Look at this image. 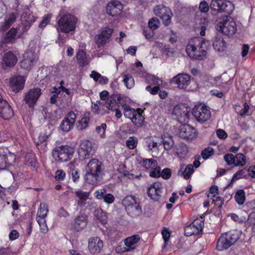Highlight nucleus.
<instances>
[{"instance_id":"12","label":"nucleus","mask_w":255,"mask_h":255,"mask_svg":"<svg viewBox=\"0 0 255 255\" xmlns=\"http://www.w3.org/2000/svg\"><path fill=\"white\" fill-rule=\"evenodd\" d=\"M154 13L162 20L164 25L168 26L171 21L173 15L171 10L166 6L158 5L153 9Z\"/></svg>"},{"instance_id":"64","label":"nucleus","mask_w":255,"mask_h":255,"mask_svg":"<svg viewBox=\"0 0 255 255\" xmlns=\"http://www.w3.org/2000/svg\"><path fill=\"white\" fill-rule=\"evenodd\" d=\"M106 191L104 189L98 190L94 193L95 197L98 199H103L104 195L106 194Z\"/></svg>"},{"instance_id":"41","label":"nucleus","mask_w":255,"mask_h":255,"mask_svg":"<svg viewBox=\"0 0 255 255\" xmlns=\"http://www.w3.org/2000/svg\"><path fill=\"white\" fill-rule=\"evenodd\" d=\"M15 19L16 17L14 14L10 15L9 18L5 19L4 23L1 26L0 30L2 31H6L10 27L12 23L15 21Z\"/></svg>"},{"instance_id":"48","label":"nucleus","mask_w":255,"mask_h":255,"mask_svg":"<svg viewBox=\"0 0 255 255\" xmlns=\"http://www.w3.org/2000/svg\"><path fill=\"white\" fill-rule=\"evenodd\" d=\"M74 126L72 125V123H71L70 121L64 119L60 125L59 128L63 131L68 132Z\"/></svg>"},{"instance_id":"24","label":"nucleus","mask_w":255,"mask_h":255,"mask_svg":"<svg viewBox=\"0 0 255 255\" xmlns=\"http://www.w3.org/2000/svg\"><path fill=\"white\" fill-rule=\"evenodd\" d=\"M122 106L123 104L122 102V98L121 94H113L109 98L107 99L106 102V107L108 109L113 111L119 108V105Z\"/></svg>"},{"instance_id":"22","label":"nucleus","mask_w":255,"mask_h":255,"mask_svg":"<svg viewBox=\"0 0 255 255\" xmlns=\"http://www.w3.org/2000/svg\"><path fill=\"white\" fill-rule=\"evenodd\" d=\"M25 79L22 76H14L10 79L9 86L15 93H17L24 88Z\"/></svg>"},{"instance_id":"3","label":"nucleus","mask_w":255,"mask_h":255,"mask_svg":"<svg viewBox=\"0 0 255 255\" xmlns=\"http://www.w3.org/2000/svg\"><path fill=\"white\" fill-rule=\"evenodd\" d=\"M127 214L132 218H136L141 215L142 207L140 201L134 196H126L122 201Z\"/></svg>"},{"instance_id":"16","label":"nucleus","mask_w":255,"mask_h":255,"mask_svg":"<svg viewBox=\"0 0 255 255\" xmlns=\"http://www.w3.org/2000/svg\"><path fill=\"white\" fill-rule=\"evenodd\" d=\"M163 186L159 182H154L148 188V196L154 201H159L162 193Z\"/></svg>"},{"instance_id":"51","label":"nucleus","mask_w":255,"mask_h":255,"mask_svg":"<svg viewBox=\"0 0 255 255\" xmlns=\"http://www.w3.org/2000/svg\"><path fill=\"white\" fill-rule=\"evenodd\" d=\"M37 223L40 227V231L43 234H46L48 232V228L47 227L46 219L36 220Z\"/></svg>"},{"instance_id":"8","label":"nucleus","mask_w":255,"mask_h":255,"mask_svg":"<svg viewBox=\"0 0 255 255\" xmlns=\"http://www.w3.org/2000/svg\"><path fill=\"white\" fill-rule=\"evenodd\" d=\"M192 114L196 120L200 123L207 122L211 118V112L204 104L196 105L192 109Z\"/></svg>"},{"instance_id":"33","label":"nucleus","mask_w":255,"mask_h":255,"mask_svg":"<svg viewBox=\"0 0 255 255\" xmlns=\"http://www.w3.org/2000/svg\"><path fill=\"white\" fill-rule=\"evenodd\" d=\"M49 212L48 206L46 203H41L38 209L36 220L45 219Z\"/></svg>"},{"instance_id":"20","label":"nucleus","mask_w":255,"mask_h":255,"mask_svg":"<svg viewBox=\"0 0 255 255\" xmlns=\"http://www.w3.org/2000/svg\"><path fill=\"white\" fill-rule=\"evenodd\" d=\"M21 21L23 26L22 31L26 32L35 22V17L30 12L29 10H27L22 12Z\"/></svg>"},{"instance_id":"50","label":"nucleus","mask_w":255,"mask_h":255,"mask_svg":"<svg viewBox=\"0 0 255 255\" xmlns=\"http://www.w3.org/2000/svg\"><path fill=\"white\" fill-rule=\"evenodd\" d=\"M215 153L214 149L212 147H208L205 148L201 151V156L204 160L208 159L210 156L213 155Z\"/></svg>"},{"instance_id":"38","label":"nucleus","mask_w":255,"mask_h":255,"mask_svg":"<svg viewBox=\"0 0 255 255\" xmlns=\"http://www.w3.org/2000/svg\"><path fill=\"white\" fill-rule=\"evenodd\" d=\"M122 107L124 110V114L125 117L129 119L131 121L133 117V115L135 114L137 110H135L126 104H123Z\"/></svg>"},{"instance_id":"49","label":"nucleus","mask_w":255,"mask_h":255,"mask_svg":"<svg viewBox=\"0 0 255 255\" xmlns=\"http://www.w3.org/2000/svg\"><path fill=\"white\" fill-rule=\"evenodd\" d=\"M138 144V140L135 136H130L126 141V145L130 149L135 148Z\"/></svg>"},{"instance_id":"55","label":"nucleus","mask_w":255,"mask_h":255,"mask_svg":"<svg viewBox=\"0 0 255 255\" xmlns=\"http://www.w3.org/2000/svg\"><path fill=\"white\" fill-rule=\"evenodd\" d=\"M77 118L76 114L73 111L69 112L64 118V119L70 121L72 125L73 126L75 124Z\"/></svg>"},{"instance_id":"18","label":"nucleus","mask_w":255,"mask_h":255,"mask_svg":"<svg viewBox=\"0 0 255 255\" xmlns=\"http://www.w3.org/2000/svg\"><path fill=\"white\" fill-rule=\"evenodd\" d=\"M123 5L122 2L117 0H112L106 5V13L111 16H115L119 15L122 11Z\"/></svg>"},{"instance_id":"4","label":"nucleus","mask_w":255,"mask_h":255,"mask_svg":"<svg viewBox=\"0 0 255 255\" xmlns=\"http://www.w3.org/2000/svg\"><path fill=\"white\" fill-rule=\"evenodd\" d=\"M77 21L78 19L74 15L65 14L58 21V28L62 32L68 33L75 29Z\"/></svg>"},{"instance_id":"10","label":"nucleus","mask_w":255,"mask_h":255,"mask_svg":"<svg viewBox=\"0 0 255 255\" xmlns=\"http://www.w3.org/2000/svg\"><path fill=\"white\" fill-rule=\"evenodd\" d=\"M114 32V29L109 26L102 27L100 32L94 37V40L98 46H104L110 42Z\"/></svg>"},{"instance_id":"9","label":"nucleus","mask_w":255,"mask_h":255,"mask_svg":"<svg viewBox=\"0 0 255 255\" xmlns=\"http://www.w3.org/2000/svg\"><path fill=\"white\" fill-rule=\"evenodd\" d=\"M210 7L213 10L224 12L226 14H230L234 9L233 3L225 0H212Z\"/></svg>"},{"instance_id":"14","label":"nucleus","mask_w":255,"mask_h":255,"mask_svg":"<svg viewBox=\"0 0 255 255\" xmlns=\"http://www.w3.org/2000/svg\"><path fill=\"white\" fill-rule=\"evenodd\" d=\"M179 136L187 140H192L197 135L196 129L189 125L184 124L181 125L178 130Z\"/></svg>"},{"instance_id":"62","label":"nucleus","mask_w":255,"mask_h":255,"mask_svg":"<svg viewBox=\"0 0 255 255\" xmlns=\"http://www.w3.org/2000/svg\"><path fill=\"white\" fill-rule=\"evenodd\" d=\"M145 89L147 91L149 92L151 95H156L160 90L159 86H156L153 88L151 86H147L146 87Z\"/></svg>"},{"instance_id":"56","label":"nucleus","mask_w":255,"mask_h":255,"mask_svg":"<svg viewBox=\"0 0 255 255\" xmlns=\"http://www.w3.org/2000/svg\"><path fill=\"white\" fill-rule=\"evenodd\" d=\"M152 170L150 172L149 176L151 177L158 178L160 177V167L157 165L155 167L152 169Z\"/></svg>"},{"instance_id":"28","label":"nucleus","mask_w":255,"mask_h":255,"mask_svg":"<svg viewBox=\"0 0 255 255\" xmlns=\"http://www.w3.org/2000/svg\"><path fill=\"white\" fill-rule=\"evenodd\" d=\"M103 163L101 161L97 159L92 158L88 162L87 164V171L92 172V173H96L101 174L102 170L101 168Z\"/></svg>"},{"instance_id":"43","label":"nucleus","mask_w":255,"mask_h":255,"mask_svg":"<svg viewBox=\"0 0 255 255\" xmlns=\"http://www.w3.org/2000/svg\"><path fill=\"white\" fill-rule=\"evenodd\" d=\"M90 119L89 117H84L80 120L78 121L76 124L78 130H82L86 128L89 123Z\"/></svg>"},{"instance_id":"63","label":"nucleus","mask_w":255,"mask_h":255,"mask_svg":"<svg viewBox=\"0 0 255 255\" xmlns=\"http://www.w3.org/2000/svg\"><path fill=\"white\" fill-rule=\"evenodd\" d=\"M105 202L108 204L113 203L115 201V197L111 193H106L103 199Z\"/></svg>"},{"instance_id":"36","label":"nucleus","mask_w":255,"mask_h":255,"mask_svg":"<svg viewBox=\"0 0 255 255\" xmlns=\"http://www.w3.org/2000/svg\"><path fill=\"white\" fill-rule=\"evenodd\" d=\"M50 135V134H47L45 132H40L37 140H34V143L36 147L39 148V146L43 144L44 148H45L47 146L48 139Z\"/></svg>"},{"instance_id":"2","label":"nucleus","mask_w":255,"mask_h":255,"mask_svg":"<svg viewBox=\"0 0 255 255\" xmlns=\"http://www.w3.org/2000/svg\"><path fill=\"white\" fill-rule=\"evenodd\" d=\"M241 234L237 230H232L222 234L219 238L217 245V251L222 252L227 250L240 239Z\"/></svg>"},{"instance_id":"6","label":"nucleus","mask_w":255,"mask_h":255,"mask_svg":"<svg viewBox=\"0 0 255 255\" xmlns=\"http://www.w3.org/2000/svg\"><path fill=\"white\" fill-rule=\"evenodd\" d=\"M205 217L202 214L195 219L191 223L184 228V234L187 237L197 235L202 232L204 226Z\"/></svg>"},{"instance_id":"29","label":"nucleus","mask_w":255,"mask_h":255,"mask_svg":"<svg viewBox=\"0 0 255 255\" xmlns=\"http://www.w3.org/2000/svg\"><path fill=\"white\" fill-rule=\"evenodd\" d=\"M137 163L145 169H152L155 166L157 165V162L155 160L150 158L146 159L139 157L137 158Z\"/></svg>"},{"instance_id":"27","label":"nucleus","mask_w":255,"mask_h":255,"mask_svg":"<svg viewBox=\"0 0 255 255\" xmlns=\"http://www.w3.org/2000/svg\"><path fill=\"white\" fill-rule=\"evenodd\" d=\"M17 33L16 28L12 27L1 38V43L3 44H11L16 39V35Z\"/></svg>"},{"instance_id":"5","label":"nucleus","mask_w":255,"mask_h":255,"mask_svg":"<svg viewBox=\"0 0 255 255\" xmlns=\"http://www.w3.org/2000/svg\"><path fill=\"white\" fill-rule=\"evenodd\" d=\"M74 152L73 147L67 145H61L53 150L52 155L56 161L67 162L72 158Z\"/></svg>"},{"instance_id":"31","label":"nucleus","mask_w":255,"mask_h":255,"mask_svg":"<svg viewBox=\"0 0 255 255\" xmlns=\"http://www.w3.org/2000/svg\"><path fill=\"white\" fill-rule=\"evenodd\" d=\"M9 166L7 156V149L0 147V169L4 170Z\"/></svg>"},{"instance_id":"34","label":"nucleus","mask_w":255,"mask_h":255,"mask_svg":"<svg viewBox=\"0 0 255 255\" xmlns=\"http://www.w3.org/2000/svg\"><path fill=\"white\" fill-rule=\"evenodd\" d=\"M100 174L96 173H92L87 171L86 175H85V181L86 183L92 184L93 185H96L98 184Z\"/></svg>"},{"instance_id":"45","label":"nucleus","mask_w":255,"mask_h":255,"mask_svg":"<svg viewBox=\"0 0 255 255\" xmlns=\"http://www.w3.org/2000/svg\"><path fill=\"white\" fill-rule=\"evenodd\" d=\"M235 157L236 160L235 166H243L246 164V158L244 154L238 153Z\"/></svg>"},{"instance_id":"17","label":"nucleus","mask_w":255,"mask_h":255,"mask_svg":"<svg viewBox=\"0 0 255 255\" xmlns=\"http://www.w3.org/2000/svg\"><path fill=\"white\" fill-rule=\"evenodd\" d=\"M14 115V112L8 102L2 99L0 94V117L4 120L8 121Z\"/></svg>"},{"instance_id":"7","label":"nucleus","mask_w":255,"mask_h":255,"mask_svg":"<svg viewBox=\"0 0 255 255\" xmlns=\"http://www.w3.org/2000/svg\"><path fill=\"white\" fill-rule=\"evenodd\" d=\"M217 29L221 31L223 34L231 36L237 31V24L232 17H227L217 24Z\"/></svg>"},{"instance_id":"26","label":"nucleus","mask_w":255,"mask_h":255,"mask_svg":"<svg viewBox=\"0 0 255 255\" xmlns=\"http://www.w3.org/2000/svg\"><path fill=\"white\" fill-rule=\"evenodd\" d=\"M140 240V237L138 235H132L127 238L124 240L125 245L127 248L124 247L122 250L123 252H129L136 249V245Z\"/></svg>"},{"instance_id":"19","label":"nucleus","mask_w":255,"mask_h":255,"mask_svg":"<svg viewBox=\"0 0 255 255\" xmlns=\"http://www.w3.org/2000/svg\"><path fill=\"white\" fill-rule=\"evenodd\" d=\"M190 76L186 73L179 74L174 77L171 80V83L176 84L179 89H185L190 84Z\"/></svg>"},{"instance_id":"47","label":"nucleus","mask_w":255,"mask_h":255,"mask_svg":"<svg viewBox=\"0 0 255 255\" xmlns=\"http://www.w3.org/2000/svg\"><path fill=\"white\" fill-rule=\"evenodd\" d=\"M177 153L180 157L186 156L188 152V146L184 143L178 144L176 148Z\"/></svg>"},{"instance_id":"58","label":"nucleus","mask_w":255,"mask_h":255,"mask_svg":"<svg viewBox=\"0 0 255 255\" xmlns=\"http://www.w3.org/2000/svg\"><path fill=\"white\" fill-rule=\"evenodd\" d=\"M160 176L164 179H168L171 176V169L168 168H164L160 173Z\"/></svg>"},{"instance_id":"39","label":"nucleus","mask_w":255,"mask_h":255,"mask_svg":"<svg viewBox=\"0 0 255 255\" xmlns=\"http://www.w3.org/2000/svg\"><path fill=\"white\" fill-rule=\"evenodd\" d=\"M95 216L102 224H107L108 221L107 213L101 209H97L95 211Z\"/></svg>"},{"instance_id":"42","label":"nucleus","mask_w":255,"mask_h":255,"mask_svg":"<svg viewBox=\"0 0 255 255\" xmlns=\"http://www.w3.org/2000/svg\"><path fill=\"white\" fill-rule=\"evenodd\" d=\"M107 128V125L106 123H102L101 125L97 126L95 128V132L101 139H104L106 137V130Z\"/></svg>"},{"instance_id":"61","label":"nucleus","mask_w":255,"mask_h":255,"mask_svg":"<svg viewBox=\"0 0 255 255\" xmlns=\"http://www.w3.org/2000/svg\"><path fill=\"white\" fill-rule=\"evenodd\" d=\"M228 216H230L232 220L235 222H238L239 223H242L244 222L246 220V218H240L238 215H237L235 213H230L229 214Z\"/></svg>"},{"instance_id":"23","label":"nucleus","mask_w":255,"mask_h":255,"mask_svg":"<svg viewBox=\"0 0 255 255\" xmlns=\"http://www.w3.org/2000/svg\"><path fill=\"white\" fill-rule=\"evenodd\" d=\"M92 142L89 139L83 140L80 144L79 153L84 158H89L94 152Z\"/></svg>"},{"instance_id":"30","label":"nucleus","mask_w":255,"mask_h":255,"mask_svg":"<svg viewBox=\"0 0 255 255\" xmlns=\"http://www.w3.org/2000/svg\"><path fill=\"white\" fill-rule=\"evenodd\" d=\"M76 60L80 67H83L89 64V56L83 50H79L76 54Z\"/></svg>"},{"instance_id":"60","label":"nucleus","mask_w":255,"mask_h":255,"mask_svg":"<svg viewBox=\"0 0 255 255\" xmlns=\"http://www.w3.org/2000/svg\"><path fill=\"white\" fill-rule=\"evenodd\" d=\"M244 171L243 169L238 170L233 176L231 182H234L237 180L242 178L246 176L244 175Z\"/></svg>"},{"instance_id":"11","label":"nucleus","mask_w":255,"mask_h":255,"mask_svg":"<svg viewBox=\"0 0 255 255\" xmlns=\"http://www.w3.org/2000/svg\"><path fill=\"white\" fill-rule=\"evenodd\" d=\"M18 51L13 52L8 51L5 53L1 61V68L6 70L14 67L18 61L17 56L19 55Z\"/></svg>"},{"instance_id":"21","label":"nucleus","mask_w":255,"mask_h":255,"mask_svg":"<svg viewBox=\"0 0 255 255\" xmlns=\"http://www.w3.org/2000/svg\"><path fill=\"white\" fill-rule=\"evenodd\" d=\"M35 60L34 52L31 51H26L23 54L22 60L20 62L21 68L30 70L33 65Z\"/></svg>"},{"instance_id":"32","label":"nucleus","mask_w":255,"mask_h":255,"mask_svg":"<svg viewBox=\"0 0 255 255\" xmlns=\"http://www.w3.org/2000/svg\"><path fill=\"white\" fill-rule=\"evenodd\" d=\"M213 46L215 50L223 51L226 48V42L221 36H217L215 37Z\"/></svg>"},{"instance_id":"25","label":"nucleus","mask_w":255,"mask_h":255,"mask_svg":"<svg viewBox=\"0 0 255 255\" xmlns=\"http://www.w3.org/2000/svg\"><path fill=\"white\" fill-rule=\"evenodd\" d=\"M103 242L98 237L89 239L88 248L91 254L99 253L103 248Z\"/></svg>"},{"instance_id":"54","label":"nucleus","mask_w":255,"mask_h":255,"mask_svg":"<svg viewBox=\"0 0 255 255\" xmlns=\"http://www.w3.org/2000/svg\"><path fill=\"white\" fill-rule=\"evenodd\" d=\"M161 234L164 240V244L166 245L168 242L170 237L171 232L168 228L166 227H163L161 231Z\"/></svg>"},{"instance_id":"46","label":"nucleus","mask_w":255,"mask_h":255,"mask_svg":"<svg viewBox=\"0 0 255 255\" xmlns=\"http://www.w3.org/2000/svg\"><path fill=\"white\" fill-rule=\"evenodd\" d=\"M194 172V169L192 164H188L184 169V170L182 172L181 175L183 176L185 179L187 180L190 178Z\"/></svg>"},{"instance_id":"52","label":"nucleus","mask_w":255,"mask_h":255,"mask_svg":"<svg viewBox=\"0 0 255 255\" xmlns=\"http://www.w3.org/2000/svg\"><path fill=\"white\" fill-rule=\"evenodd\" d=\"M149 28L153 30L157 29L160 25V21L156 17H152L148 21Z\"/></svg>"},{"instance_id":"40","label":"nucleus","mask_w":255,"mask_h":255,"mask_svg":"<svg viewBox=\"0 0 255 255\" xmlns=\"http://www.w3.org/2000/svg\"><path fill=\"white\" fill-rule=\"evenodd\" d=\"M236 202L240 205H243L246 201L245 192L243 189L237 191L234 196Z\"/></svg>"},{"instance_id":"35","label":"nucleus","mask_w":255,"mask_h":255,"mask_svg":"<svg viewBox=\"0 0 255 255\" xmlns=\"http://www.w3.org/2000/svg\"><path fill=\"white\" fill-rule=\"evenodd\" d=\"M144 121V118L142 115V111L140 109H138L135 114L133 115V117L131 122L134 125L137 127L142 126Z\"/></svg>"},{"instance_id":"44","label":"nucleus","mask_w":255,"mask_h":255,"mask_svg":"<svg viewBox=\"0 0 255 255\" xmlns=\"http://www.w3.org/2000/svg\"><path fill=\"white\" fill-rule=\"evenodd\" d=\"M123 82L128 89L132 88L134 85V80L133 77L130 74L125 75Z\"/></svg>"},{"instance_id":"57","label":"nucleus","mask_w":255,"mask_h":255,"mask_svg":"<svg viewBox=\"0 0 255 255\" xmlns=\"http://www.w3.org/2000/svg\"><path fill=\"white\" fill-rule=\"evenodd\" d=\"M89 194V192H84L82 190H78L75 192L76 196L78 197L79 199L82 200H87Z\"/></svg>"},{"instance_id":"37","label":"nucleus","mask_w":255,"mask_h":255,"mask_svg":"<svg viewBox=\"0 0 255 255\" xmlns=\"http://www.w3.org/2000/svg\"><path fill=\"white\" fill-rule=\"evenodd\" d=\"M25 161L27 164L31 166L36 170L37 169L38 167V162L34 154H26L25 156Z\"/></svg>"},{"instance_id":"53","label":"nucleus","mask_w":255,"mask_h":255,"mask_svg":"<svg viewBox=\"0 0 255 255\" xmlns=\"http://www.w3.org/2000/svg\"><path fill=\"white\" fill-rule=\"evenodd\" d=\"M224 158L225 161L228 165H234L235 166V157L233 154H226L224 156Z\"/></svg>"},{"instance_id":"1","label":"nucleus","mask_w":255,"mask_h":255,"mask_svg":"<svg viewBox=\"0 0 255 255\" xmlns=\"http://www.w3.org/2000/svg\"><path fill=\"white\" fill-rule=\"evenodd\" d=\"M210 42L201 37L191 39L186 47L188 56L192 59L202 60L206 58L207 51L210 48Z\"/></svg>"},{"instance_id":"59","label":"nucleus","mask_w":255,"mask_h":255,"mask_svg":"<svg viewBox=\"0 0 255 255\" xmlns=\"http://www.w3.org/2000/svg\"><path fill=\"white\" fill-rule=\"evenodd\" d=\"M66 176L65 173L62 170H58L55 172V179L60 182L64 180Z\"/></svg>"},{"instance_id":"13","label":"nucleus","mask_w":255,"mask_h":255,"mask_svg":"<svg viewBox=\"0 0 255 255\" xmlns=\"http://www.w3.org/2000/svg\"><path fill=\"white\" fill-rule=\"evenodd\" d=\"M88 224V217L84 213H80L71 222L70 230L79 232L86 228Z\"/></svg>"},{"instance_id":"15","label":"nucleus","mask_w":255,"mask_h":255,"mask_svg":"<svg viewBox=\"0 0 255 255\" xmlns=\"http://www.w3.org/2000/svg\"><path fill=\"white\" fill-rule=\"evenodd\" d=\"M41 95V90L39 88H34L30 89L25 93L24 101L29 107L33 108Z\"/></svg>"}]
</instances>
